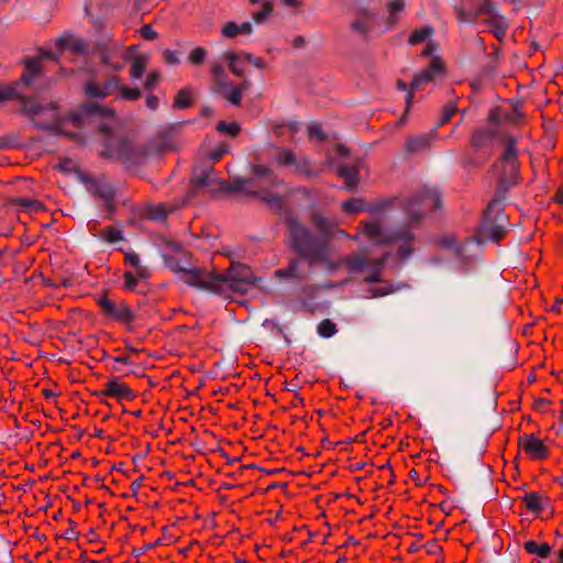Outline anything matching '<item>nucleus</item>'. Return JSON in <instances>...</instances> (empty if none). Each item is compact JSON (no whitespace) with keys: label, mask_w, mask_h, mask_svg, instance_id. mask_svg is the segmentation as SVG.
Here are the masks:
<instances>
[{"label":"nucleus","mask_w":563,"mask_h":563,"mask_svg":"<svg viewBox=\"0 0 563 563\" xmlns=\"http://www.w3.org/2000/svg\"><path fill=\"white\" fill-rule=\"evenodd\" d=\"M185 284L225 297L244 294L254 284L251 268L243 264H232L225 274H216L206 268L180 269Z\"/></svg>","instance_id":"1"},{"label":"nucleus","mask_w":563,"mask_h":563,"mask_svg":"<svg viewBox=\"0 0 563 563\" xmlns=\"http://www.w3.org/2000/svg\"><path fill=\"white\" fill-rule=\"evenodd\" d=\"M492 170L497 180L496 196L498 198H504L511 187L520 183V163L515 136H503L501 150L497 161L492 166Z\"/></svg>","instance_id":"2"},{"label":"nucleus","mask_w":563,"mask_h":563,"mask_svg":"<svg viewBox=\"0 0 563 563\" xmlns=\"http://www.w3.org/2000/svg\"><path fill=\"white\" fill-rule=\"evenodd\" d=\"M290 238L297 253L310 264L321 262L327 256V241L314 236L309 229L294 217L286 219Z\"/></svg>","instance_id":"3"},{"label":"nucleus","mask_w":563,"mask_h":563,"mask_svg":"<svg viewBox=\"0 0 563 563\" xmlns=\"http://www.w3.org/2000/svg\"><path fill=\"white\" fill-rule=\"evenodd\" d=\"M363 234L375 244L400 243L399 251L402 256L411 253L412 234L408 229H401L391 233L384 231L382 224L377 221L361 222Z\"/></svg>","instance_id":"4"},{"label":"nucleus","mask_w":563,"mask_h":563,"mask_svg":"<svg viewBox=\"0 0 563 563\" xmlns=\"http://www.w3.org/2000/svg\"><path fill=\"white\" fill-rule=\"evenodd\" d=\"M211 90L222 96L227 101L233 106H240L242 101V93L249 90L251 84L249 80H243L239 85H234L228 80L224 68L219 63H211Z\"/></svg>","instance_id":"5"},{"label":"nucleus","mask_w":563,"mask_h":563,"mask_svg":"<svg viewBox=\"0 0 563 563\" xmlns=\"http://www.w3.org/2000/svg\"><path fill=\"white\" fill-rule=\"evenodd\" d=\"M22 112L27 115L40 129H57L60 118L57 106L49 102L46 106L38 103L35 99L21 98Z\"/></svg>","instance_id":"6"},{"label":"nucleus","mask_w":563,"mask_h":563,"mask_svg":"<svg viewBox=\"0 0 563 563\" xmlns=\"http://www.w3.org/2000/svg\"><path fill=\"white\" fill-rule=\"evenodd\" d=\"M69 120L77 126L86 123H98L101 132L108 134L115 121V113L110 108L100 107L95 103L84 104L79 112L69 115Z\"/></svg>","instance_id":"7"},{"label":"nucleus","mask_w":563,"mask_h":563,"mask_svg":"<svg viewBox=\"0 0 563 563\" xmlns=\"http://www.w3.org/2000/svg\"><path fill=\"white\" fill-rule=\"evenodd\" d=\"M150 152L147 146H136L125 139H109L102 155L119 159L124 164H136L143 161Z\"/></svg>","instance_id":"8"},{"label":"nucleus","mask_w":563,"mask_h":563,"mask_svg":"<svg viewBox=\"0 0 563 563\" xmlns=\"http://www.w3.org/2000/svg\"><path fill=\"white\" fill-rule=\"evenodd\" d=\"M500 198H495L487 207L483 222V234L494 241L501 240L506 234L508 216L501 208Z\"/></svg>","instance_id":"9"},{"label":"nucleus","mask_w":563,"mask_h":563,"mask_svg":"<svg viewBox=\"0 0 563 563\" xmlns=\"http://www.w3.org/2000/svg\"><path fill=\"white\" fill-rule=\"evenodd\" d=\"M440 202V197L434 190L423 189L408 201L406 210L412 220L418 221L426 213L439 208Z\"/></svg>","instance_id":"10"},{"label":"nucleus","mask_w":563,"mask_h":563,"mask_svg":"<svg viewBox=\"0 0 563 563\" xmlns=\"http://www.w3.org/2000/svg\"><path fill=\"white\" fill-rule=\"evenodd\" d=\"M272 157L274 163L279 167L292 166L296 173L307 177L316 175L311 169L309 159L306 157H297L290 150L275 148Z\"/></svg>","instance_id":"11"},{"label":"nucleus","mask_w":563,"mask_h":563,"mask_svg":"<svg viewBox=\"0 0 563 563\" xmlns=\"http://www.w3.org/2000/svg\"><path fill=\"white\" fill-rule=\"evenodd\" d=\"M444 71V63L439 57H433L428 68L421 70L417 75H415L411 81V90L408 91L406 97V107L409 109L413 93L412 90H419L424 87V85L431 82L438 75Z\"/></svg>","instance_id":"12"},{"label":"nucleus","mask_w":563,"mask_h":563,"mask_svg":"<svg viewBox=\"0 0 563 563\" xmlns=\"http://www.w3.org/2000/svg\"><path fill=\"white\" fill-rule=\"evenodd\" d=\"M228 187L224 181H220L212 168L196 169L191 180L190 196L200 189L209 191L224 190Z\"/></svg>","instance_id":"13"},{"label":"nucleus","mask_w":563,"mask_h":563,"mask_svg":"<svg viewBox=\"0 0 563 563\" xmlns=\"http://www.w3.org/2000/svg\"><path fill=\"white\" fill-rule=\"evenodd\" d=\"M98 305L103 313L121 323H131L134 320V313L124 301H112L108 297L98 300Z\"/></svg>","instance_id":"14"},{"label":"nucleus","mask_w":563,"mask_h":563,"mask_svg":"<svg viewBox=\"0 0 563 563\" xmlns=\"http://www.w3.org/2000/svg\"><path fill=\"white\" fill-rule=\"evenodd\" d=\"M119 82L118 76H110L102 81L93 77L85 84L84 90L90 98H106L118 90Z\"/></svg>","instance_id":"15"},{"label":"nucleus","mask_w":563,"mask_h":563,"mask_svg":"<svg viewBox=\"0 0 563 563\" xmlns=\"http://www.w3.org/2000/svg\"><path fill=\"white\" fill-rule=\"evenodd\" d=\"M484 4L486 5L485 12H488V16L484 19V23L489 27L494 36L501 42L509 27L508 20L497 12L494 4H487V2H484Z\"/></svg>","instance_id":"16"},{"label":"nucleus","mask_w":563,"mask_h":563,"mask_svg":"<svg viewBox=\"0 0 563 563\" xmlns=\"http://www.w3.org/2000/svg\"><path fill=\"white\" fill-rule=\"evenodd\" d=\"M519 448L532 460H545L549 449L534 434H523L518 440Z\"/></svg>","instance_id":"17"},{"label":"nucleus","mask_w":563,"mask_h":563,"mask_svg":"<svg viewBox=\"0 0 563 563\" xmlns=\"http://www.w3.org/2000/svg\"><path fill=\"white\" fill-rule=\"evenodd\" d=\"M99 395L113 397L118 400H131L134 397V393L131 388L115 378L107 382L104 388L99 391Z\"/></svg>","instance_id":"18"},{"label":"nucleus","mask_w":563,"mask_h":563,"mask_svg":"<svg viewBox=\"0 0 563 563\" xmlns=\"http://www.w3.org/2000/svg\"><path fill=\"white\" fill-rule=\"evenodd\" d=\"M100 63L109 66L111 69L119 71L123 65L118 59H125V53L119 46H112L110 48H101L99 53Z\"/></svg>","instance_id":"19"},{"label":"nucleus","mask_w":563,"mask_h":563,"mask_svg":"<svg viewBox=\"0 0 563 563\" xmlns=\"http://www.w3.org/2000/svg\"><path fill=\"white\" fill-rule=\"evenodd\" d=\"M496 130L492 128L477 129L471 137V146L475 153L488 147L496 137Z\"/></svg>","instance_id":"20"},{"label":"nucleus","mask_w":563,"mask_h":563,"mask_svg":"<svg viewBox=\"0 0 563 563\" xmlns=\"http://www.w3.org/2000/svg\"><path fill=\"white\" fill-rule=\"evenodd\" d=\"M374 24L375 15L368 10H361L352 22L351 29L361 35H367L373 30Z\"/></svg>","instance_id":"21"},{"label":"nucleus","mask_w":563,"mask_h":563,"mask_svg":"<svg viewBox=\"0 0 563 563\" xmlns=\"http://www.w3.org/2000/svg\"><path fill=\"white\" fill-rule=\"evenodd\" d=\"M311 224L327 239L338 225V222L324 217L319 211H313L310 217Z\"/></svg>","instance_id":"22"},{"label":"nucleus","mask_w":563,"mask_h":563,"mask_svg":"<svg viewBox=\"0 0 563 563\" xmlns=\"http://www.w3.org/2000/svg\"><path fill=\"white\" fill-rule=\"evenodd\" d=\"M56 45L62 49H69L76 54H82L87 49L86 43L70 34H65L56 38Z\"/></svg>","instance_id":"23"},{"label":"nucleus","mask_w":563,"mask_h":563,"mask_svg":"<svg viewBox=\"0 0 563 563\" xmlns=\"http://www.w3.org/2000/svg\"><path fill=\"white\" fill-rule=\"evenodd\" d=\"M9 205L19 206L29 213H37L44 210V205L40 200L33 198H11L9 200Z\"/></svg>","instance_id":"24"},{"label":"nucleus","mask_w":563,"mask_h":563,"mask_svg":"<svg viewBox=\"0 0 563 563\" xmlns=\"http://www.w3.org/2000/svg\"><path fill=\"white\" fill-rule=\"evenodd\" d=\"M223 58L228 62L229 69L231 73L238 77H243L244 75V56L239 55L234 52H227L223 55Z\"/></svg>","instance_id":"25"},{"label":"nucleus","mask_w":563,"mask_h":563,"mask_svg":"<svg viewBox=\"0 0 563 563\" xmlns=\"http://www.w3.org/2000/svg\"><path fill=\"white\" fill-rule=\"evenodd\" d=\"M252 31L253 27L249 22H244L240 25L234 22H228L222 29V34L228 38H233L240 34H251Z\"/></svg>","instance_id":"26"},{"label":"nucleus","mask_w":563,"mask_h":563,"mask_svg":"<svg viewBox=\"0 0 563 563\" xmlns=\"http://www.w3.org/2000/svg\"><path fill=\"white\" fill-rule=\"evenodd\" d=\"M341 207L346 213H356L361 211L375 212L377 210L374 207H366L364 200L361 198H351L345 200L342 202Z\"/></svg>","instance_id":"27"},{"label":"nucleus","mask_w":563,"mask_h":563,"mask_svg":"<svg viewBox=\"0 0 563 563\" xmlns=\"http://www.w3.org/2000/svg\"><path fill=\"white\" fill-rule=\"evenodd\" d=\"M522 500L527 509L532 512H540L548 499L538 493H528L523 496Z\"/></svg>","instance_id":"28"},{"label":"nucleus","mask_w":563,"mask_h":563,"mask_svg":"<svg viewBox=\"0 0 563 563\" xmlns=\"http://www.w3.org/2000/svg\"><path fill=\"white\" fill-rule=\"evenodd\" d=\"M338 175L344 180L349 189H353L358 183V172L354 167L340 166Z\"/></svg>","instance_id":"29"},{"label":"nucleus","mask_w":563,"mask_h":563,"mask_svg":"<svg viewBox=\"0 0 563 563\" xmlns=\"http://www.w3.org/2000/svg\"><path fill=\"white\" fill-rule=\"evenodd\" d=\"M124 263L135 268L136 275L140 278L150 277V271L146 266L141 264L140 257L136 253H125Z\"/></svg>","instance_id":"30"},{"label":"nucleus","mask_w":563,"mask_h":563,"mask_svg":"<svg viewBox=\"0 0 563 563\" xmlns=\"http://www.w3.org/2000/svg\"><path fill=\"white\" fill-rule=\"evenodd\" d=\"M523 549L526 550L527 553L536 554L539 558H548L549 554L551 553V547L548 543H538L533 540L527 541L523 544Z\"/></svg>","instance_id":"31"},{"label":"nucleus","mask_w":563,"mask_h":563,"mask_svg":"<svg viewBox=\"0 0 563 563\" xmlns=\"http://www.w3.org/2000/svg\"><path fill=\"white\" fill-rule=\"evenodd\" d=\"M40 73V60L32 58L25 62V71L21 76V81L30 85L34 77Z\"/></svg>","instance_id":"32"},{"label":"nucleus","mask_w":563,"mask_h":563,"mask_svg":"<svg viewBox=\"0 0 563 563\" xmlns=\"http://www.w3.org/2000/svg\"><path fill=\"white\" fill-rule=\"evenodd\" d=\"M147 66V57L144 55L134 56L131 60V77L139 79L142 77Z\"/></svg>","instance_id":"33"},{"label":"nucleus","mask_w":563,"mask_h":563,"mask_svg":"<svg viewBox=\"0 0 563 563\" xmlns=\"http://www.w3.org/2000/svg\"><path fill=\"white\" fill-rule=\"evenodd\" d=\"M97 235L108 243H114L123 240L122 231L111 225L102 229Z\"/></svg>","instance_id":"34"},{"label":"nucleus","mask_w":563,"mask_h":563,"mask_svg":"<svg viewBox=\"0 0 563 563\" xmlns=\"http://www.w3.org/2000/svg\"><path fill=\"white\" fill-rule=\"evenodd\" d=\"M429 146V137L419 135L407 140L406 147L410 153H416Z\"/></svg>","instance_id":"35"},{"label":"nucleus","mask_w":563,"mask_h":563,"mask_svg":"<svg viewBox=\"0 0 563 563\" xmlns=\"http://www.w3.org/2000/svg\"><path fill=\"white\" fill-rule=\"evenodd\" d=\"M433 33V29L431 26H424L418 30H415L409 36V44L417 45L424 41H427Z\"/></svg>","instance_id":"36"},{"label":"nucleus","mask_w":563,"mask_h":563,"mask_svg":"<svg viewBox=\"0 0 563 563\" xmlns=\"http://www.w3.org/2000/svg\"><path fill=\"white\" fill-rule=\"evenodd\" d=\"M191 90L189 88L180 89L174 99V107L185 109L191 106Z\"/></svg>","instance_id":"37"},{"label":"nucleus","mask_w":563,"mask_h":563,"mask_svg":"<svg viewBox=\"0 0 563 563\" xmlns=\"http://www.w3.org/2000/svg\"><path fill=\"white\" fill-rule=\"evenodd\" d=\"M272 11H273V3L268 0H265L262 3L261 9L253 12L252 19L258 24L263 23L271 15Z\"/></svg>","instance_id":"38"},{"label":"nucleus","mask_w":563,"mask_h":563,"mask_svg":"<svg viewBox=\"0 0 563 563\" xmlns=\"http://www.w3.org/2000/svg\"><path fill=\"white\" fill-rule=\"evenodd\" d=\"M318 334L322 338H331L336 332V324L330 319H324L318 324Z\"/></svg>","instance_id":"39"},{"label":"nucleus","mask_w":563,"mask_h":563,"mask_svg":"<svg viewBox=\"0 0 563 563\" xmlns=\"http://www.w3.org/2000/svg\"><path fill=\"white\" fill-rule=\"evenodd\" d=\"M344 263L351 272H363L368 265V262L360 256H347Z\"/></svg>","instance_id":"40"},{"label":"nucleus","mask_w":563,"mask_h":563,"mask_svg":"<svg viewBox=\"0 0 563 563\" xmlns=\"http://www.w3.org/2000/svg\"><path fill=\"white\" fill-rule=\"evenodd\" d=\"M119 96L120 98L129 101H134L141 98V90L139 88H131L119 84Z\"/></svg>","instance_id":"41"},{"label":"nucleus","mask_w":563,"mask_h":563,"mask_svg":"<svg viewBox=\"0 0 563 563\" xmlns=\"http://www.w3.org/2000/svg\"><path fill=\"white\" fill-rule=\"evenodd\" d=\"M22 97L18 93L15 85L0 86V101H8L12 99H20Z\"/></svg>","instance_id":"42"},{"label":"nucleus","mask_w":563,"mask_h":563,"mask_svg":"<svg viewBox=\"0 0 563 563\" xmlns=\"http://www.w3.org/2000/svg\"><path fill=\"white\" fill-rule=\"evenodd\" d=\"M405 9V0H389L387 3V10L390 14V23H396V14Z\"/></svg>","instance_id":"43"},{"label":"nucleus","mask_w":563,"mask_h":563,"mask_svg":"<svg viewBox=\"0 0 563 563\" xmlns=\"http://www.w3.org/2000/svg\"><path fill=\"white\" fill-rule=\"evenodd\" d=\"M207 57V49L203 47H196L194 48L190 54L188 55V60L192 65H201Z\"/></svg>","instance_id":"44"},{"label":"nucleus","mask_w":563,"mask_h":563,"mask_svg":"<svg viewBox=\"0 0 563 563\" xmlns=\"http://www.w3.org/2000/svg\"><path fill=\"white\" fill-rule=\"evenodd\" d=\"M217 129L218 131L231 136H236L241 131V128L236 122L227 123L221 121L218 123Z\"/></svg>","instance_id":"45"},{"label":"nucleus","mask_w":563,"mask_h":563,"mask_svg":"<svg viewBox=\"0 0 563 563\" xmlns=\"http://www.w3.org/2000/svg\"><path fill=\"white\" fill-rule=\"evenodd\" d=\"M488 155H482V154H474V155H466L463 158V165L470 166V167H478L485 164L487 161Z\"/></svg>","instance_id":"46"},{"label":"nucleus","mask_w":563,"mask_h":563,"mask_svg":"<svg viewBox=\"0 0 563 563\" xmlns=\"http://www.w3.org/2000/svg\"><path fill=\"white\" fill-rule=\"evenodd\" d=\"M99 195L104 199V202L107 203L108 208H112V201L115 196V191L111 185H104L101 186L98 189Z\"/></svg>","instance_id":"47"},{"label":"nucleus","mask_w":563,"mask_h":563,"mask_svg":"<svg viewBox=\"0 0 563 563\" xmlns=\"http://www.w3.org/2000/svg\"><path fill=\"white\" fill-rule=\"evenodd\" d=\"M262 199L265 200L272 208L280 210L285 205V199L282 196L263 194Z\"/></svg>","instance_id":"48"},{"label":"nucleus","mask_w":563,"mask_h":563,"mask_svg":"<svg viewBox=\"0 0 563 563\" xmlns=\"http://www.w3.org/2000/svg\"><path fill=\"white\" fill-rule=\"evenodd\" d=\"M471 7H472V10L473 11V14H476V18L477 16H485L487 18L488 16V12H485V4H484V1L483 0H471ZM485 2H487V4H494L490 0H486Z\"/></svg>","instance_id":"49"},{"label":"nucleus","mask_w":563,"mask_h":563,"mask_svg":"<svg viewBox=\"0 0 563 563\" xmlns=\"http://www.w3.org/2000/svg\"><path fill=\"white\" fill-rule=\"evenodd\" d=\"M159 80H161V73L157 70H154V71L150 73L148 76L146 77L144 87L147 90H153L157 86Z\"/></svg>","instance_id":"50"},{"label":"nucleus","mask_w":563,"mask_h":563,"mask_svg":"<svg viewBox=\"0 0 563 563\" xmlns=\"http://www.w3.org/2000/svg\"><path fill=\"white\" fill-rule=\"evenodd\" d=\"M455 12L460 22H472L476 19V14H473V11L467 12L464 8H456Z\"/></svg>","instance_id":"51"},{"label":"nucleus","mask_w":563,"mask_h":563,"mask_svg":"<svg viewBox=\"0 0 563 563\" xmlns=\"http://www.w3.org/2000/svg\"><path fill=\"white\" fill-rule=\"evenodd\" d=\"M243 56H244L245 60H247L250 64H252L256 68L264 69L267 66L266 62L262 57L253 56L247 53L243 54Z\"/></svg>","instance_id":"52"},{"label":"nucleus","mask_w":563,"mask_h":563,"mask_svg":"<svg viewBox=\"0 0 563 563\" xmlns=\"http://www.w3.org/2000/svg\"><path fill=\"white\" fill-rule=\"evenodd\" d=\"M141 35L147 41H154L157 38V32L148 24H145L140 30Z\"/></svg>","instance_id":"53"},{"label":"nucleus","mask_w":563,"mask_h":563,"mask_svg":"<svg viewBox=\"0 0 563 563\" xmlns=\"http://www.w3.org/2000/svg\"><path fill=\"white\" fill-rule=\"evenodd\" d=\"M297 262H292L288 268L277 271V275L286 277H298L299 274L297 272Z\"/></svg>","instance_id":"54"},{"label":"nucleus","mask_w":563,"mask_h":563,"mask_svg":"<svg viewBox=\"0 0 563 563\" xmlns=\"http://www.w3.org/2000/svg\"><path fill=\"white\" fill-rule=\"evenodd\" d=\"M455 112H456V107L453 104H448L443 110V114L440 120V124H445L446 122H449L451 120V118L455 114Z\"/></svg>","instance_id":"55"},{"label":"nucleus","mask_w":563,"mask_h":563,"mask_svg":"<svg viewBox=\"0 0 563 563\" xmlns=\"http://www.w3.org/2000/svg\"><path fill=\"white\" fill-rule=\"evenodd\" d=\"M163 58L167 65H177L179 63L178 56L170 49H165L163 52Z\"/></svg>","instance_id":"56"},{"label":"nucleus","mask_w":563,"mask_h":563,"mask_svg":"<svg viewBox=\"0 0 563 563\" xmlns=\"http://www.w3.org/2000/svg\"><path fill=\"white\" fill-rule=\"evenodd\" d=\"M123 278H124V287L129 290L134 289V287L136 286V283H137L135 276L131 272H125L123 274Z\"/></svg>","instance_id":"57"},{"label":"nucleus","mask_w":563,"mask_h":563,"mask_svg":"<svg viewBox=\"0 0 563 563\" xmlns=\"http://www.w3.org/2000/svg\"><path fill=\"white\" fill-rule=\"evenodd\" d=\"M253 174L257 177H261V176H271V175H273V172L264 165H255L253 167Z\"/></svg>","instance_id":"58"},{"label":"nucleus","mask_w":563,"mask_h":563,"mask_svg":"<svg viewBox=\"0 0 563 563\" xmlns=\"http://www.w3.org/2000/svg\"><path fill=\"white\" fill-rule=\"evenodd\" d=\"M384 262H385V257H382L380 260L376 261V263H375V273L366 276L365 277L366 282H376V280H378V271H379V268H380V266L383 265Z\"/></svg>","instance_id":"59"},{"label":"nucleus","mask_w":563,"mask_h":563,"mask_svg":"<svg viewBox=\"0 0 563 563\" xmlns=\"http://www.w3.org/2000/svg\"><path fill=\"white\" fill-rule=\"evenodd\" d=\"M309 135L310 136H314V137H317L319 140H323L324 139V133H323L322 129L318 124H313V125L309 126Z\"/></svg>","instance_id":"60"},{"label":"nucleus","mask_w":563,"mask_h":563,"mask_svg":"<svg viewBox=\"0 0 563 563\" xmlns=\"http://www.w3.org/2000/svg\"><path fill=\"white\" fill-rule=\"evenodd\" d=\"M333 238H350V235L342 229H339L338 225L332 231V234L329 236V239ZM353 240H357V235L351 236Z\"/></svg>","instance_id":"61"},{"label":"nucleus","mask_w":563,"mask_h":563,"mask_svg":"<svg viewBox=\"0 0 563 563\" xmlns=\"http://www.w3.org/2000/svg\"><path fill=\"white\" fill-rule=\"evenodd\" d=\"M146 106L151 109V110H156L157 107H158V99L157 97L151 95V96H147L146 100Z\"/></svg>","instance_id":"62"},{"label":"nucleus","mask_w":563,"mask_h":563,"mask_svg":"<svg viewBox=\"0 0 563 563\" xmlns=\"http://www.w3.org/2000/svg\"><path fill=\"white\" fill-rule=\"evenodd\" d=\"M73 165H74V164H73V162H71L70 159H66V161L60 162V163L58 164V168H59L60 170H64V172H69V170H71Z\"/></svg>","instance_id":"63"},{"label":"nucleus","mask_w":563,"mask_h":563,"mask_svg":"<svg viewBox=\"0 0 563 563\" xmlns=\"http://www.w3.org/2000/svg\"><path fill=\"white\" fill-rule=\"evenodd\" d=\"M284 3L288 7L298 8L301 5V0H284Z\"/></svg>","instance_id":"64"}]
</instances>
